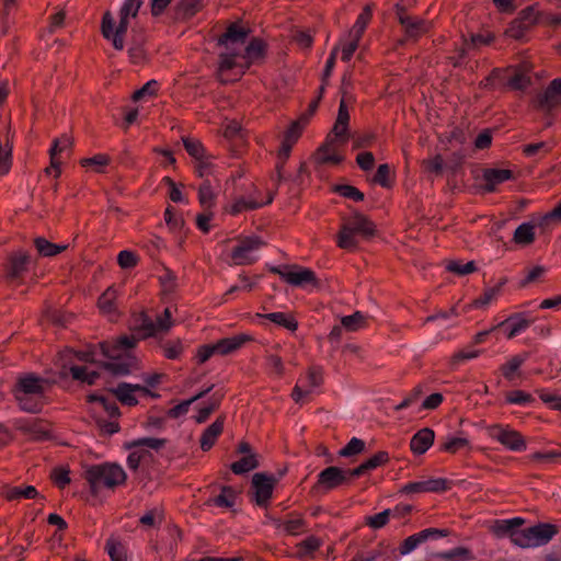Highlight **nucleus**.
<instances>
[{"label": "nucleus", "instance_id": "72a5a7b5", "mask_svg": "<svg viewBox=\"0 0 561 561\" xmlns=\"http://www.w3.org/2000/svg\"><path fill=\"white\" fill-rule=\"evenodd\" d=\"M256 317L268 319L270 321L286 328L289 331H296L298 328V322L295 318L285 312H272V313H256Z\"/></svg>", "mask_w": 561, "mask_h": 561}, {"label": "nucleus", "instance_id": "774afa93", "mask_svg": "<svg viewBox=\"0 0 561 561\" xmlns=\"http://www.w3.org/2000/svg\"><path fill=\"white\" fill-rule=\"evenodd\" d=\"M142 5V0H124V3L119 10V15L126 18H136L139 9Z\"/></svg>", "mask_w": 561, "mask_h": 561}, {"label": "nucleus", "instance_id": "4468645a", "mask_svg": "<svg viewBox=\"0 0 561 561\" xmlns=\"http://www.w3.org/2000/svg\"><path fill=\"white\" fill-rule=\"evenodd\" d=\"M108 391L112 392L122 404L128 407L138 404V400L135 396L136 392L150 393L148 387L128 382H121L115 388L108 389Z\"/></svg>", "mask_w": 561, "mask_h": 561}, {"label": "nucleus", "instance_id": "7c9ffc66", "mask_svg": "<svg viewBox=\"0 0 561 561\" xmlns=\"http://www.w3.org/2000/svg\"><path fill=\"white\" fill-rule=\"evenodd\" d=\"M105 550L112 561H127V548L117 537L111 536L106 540Z\"/></svg>", "mask_w": 561, "mask_h": 561}, {"label": "nucleus", "instance_id": "2f4dec72", "mask_svg": "<svg viewBox=\"0 0 561 561\" xmlns=\"http://www.w3.org/2000/svg\"><path fill=\"white\" fill-rule=\"evenodd\" d=\"M24 434H28L34 440H42L48 437V431L43 427L41 421H24L18 425Z\"/></svg>", "mask_w": 561, "mask_h": 561}, {"label": "nucleus", "instance_id": "8fccbe9b", "mask_svg": "<svg viewBox=\"0 0 561 561\" xmlns=\"http://www.w3.org/2000/svg\"><path fill=\"white\" fill-rule=\"evenodd\" d=\"M16 401L19 402V407L26 412L37 413L42 409V404L37 401H34L28 396L21 392H13Z\"/></svg>", "mask_w": 561, "mask_h": 561}, {"label": "nucleus", "instance_id": "6ab92c4d", "mask_svg": "<svg viewBox=\"0 0 561 561\" xmlns=\"http://www.w3.org/2000/svg\"><path fill=\"white\" fill-rule=\"evenodd\" d=\"M435 433L430 427H424L415 433L410 440L411 451L415 455H423L433 445Z\"/></svg>", "mask_w": 561, "mask_h": 561}, {"label": "nucleus", "instance_id": "a878e982", "mask_svg": "<svg viewBox=\"0 0 561 561\" xmlns=\"http://www.w3.org/2000/svg\"><path fill=\"white\" fill-rule=\"evenodd\" d=\"M558 533L554 525L539 524L530 527V534L534 540V547L542 546L549 542L552 537Z\"/></svg>", "mask_w": 561, "mask_h": 561}, {"label": "nucleus", "instance_id": "3c124183", "mask_svg": "<svg viewBox=\"0 0 561 561\" xmlns=\"http://www.w3.org/2000/svg\"><path fill=\"white\" fill-rule=\"evenodd\" d=\"M111 159L107 154L99 153L91 158H84L80 161L82 167H94L98 173L103 172V168L110 163Z\"/></svg>", "mask_w": 561, "mask_h": 561}, {"label": "nucleus", "instance_id": "b1692460", "mask_svg": "<svg viewBox=\"0 0 561 561\" xmlns=\"http://www.w3.org/2000/svg\"><path fill=\"white\" fill-rule=\"evenodd\" d=\"M251 337L249 335H237L232 337H226L219 340L217 343L213 344L216 354L228 355L237 350H239L247 341H250Z\"/></svg>", "mask_w": 561, "mask_h": 561}, {"label": "nucleus", "instance_id": "20e7f679", "mask_svg": "<svg viewBox=\"0 0 561 561\" xmlns=\"http://www.w3.org/2000/svg\"><path fill=\"white\" fill-rule=\"evenodd\" d=\"M129 26V19L119 15V22L115 25V20L110 11L103 14L101 22V33L103 37L110 41L116 50H123L125 47V35Z\"/></svg>", "mask_w": 561, "mask_h": 561}, {"label": "nucleus", "instance_id": "7ed1b4c3", "mask_svg": "<svg viewBox=\"0 0 561 561\" xmlns=\"http://www.w3.org/2000/svg\"><path fill=\"white\" fill-rule=\"evenodd\" d=\"M102 354L108 358L111 362L104 363L103 367L112 373L115 376H124L130 374L133 370L138 369L139 362L136 356L131 354H126L122 356L119 353H116L115 346H110V344L102 342L99 344Z\"/></svg>", "mask_w": 561, "mask_h": 561}, {"label": "nucleus", "instance_id": "bf43d9fd", "mask_svg": "<svg viewBox=\"0 0 561 561\" xmlns=\"http://www.w3.org/2000/svg\"><path fill=\"white\" fill-rule=\"evenodd\" d=\"M422 167L426 172L439 175L443 172L444 159L440 154H436L432 158L423 160Z\"/></svg>", "mask_w": 561, "mask_h": 561}, {"label": "nucleus", "instance_id": "49530a36", "mask_svg": "<svg viewBox=\"0 0 561 561\" xmlns=\"http://www.w3.org/2000/svg\"><path fill=\"white\" fill-rule=\"evenodd\" d=\"M526 358H527L526 354L513 356L506 364H504L501 367V371H502L503 376L507 380H513L515 371L524 364Z\"/></svg>", "mask_w": 561, "mask_h": 561}, {"label": "nucleus", "instance_id": "0eeeda50", "mask_svg": "<svg viewBox=\"0 0 561 561\" xmlns=\"http://www.w3.org/2000/svg\"><path fill=\"white\" fill-rule=\"evenodd\" d=\"M486 432L491 438L497 440L510 450L520 451L526 448V442L520 433L508 426L495 424L489 426Z\"/></svg>", "mask_w": 561, "mask_h": 561}, {"label": "nucleus", "instance_id": "a19ab883", "mask_svg": "<svg viewBox=\"0 0 561 561\" xmlns=\"http://www.w3.org/2000/svg\"><path fill=\"white\" fill-rule=\"evenodd\" d=\"M222 398H224L222 392H215L213 394V397L210 398L209 404L205 408H202L198 411V413L196 414V416H195L196 423L202 424V423L206 422L207 419L209 417V415L219 408Z\"/></svg>", "mask_w": 561, "mask_h": 561}, {"label": "nucleus", "instance_id": "79ce46f5", "mask_svg": "<svg viewBox=\"0 0 561 561\" xmlns=\"http://www.w3.org/2000/svg\"><path fill=\"white\" fill-rule=\"evenodd\" d=\"M446 270L450 273H454L459 276H465L471 273H474L478 268L473 261H469L462 264L459 261H447L445 265Z\"/></svg>", "mask_w": 561, "mask_h": 561}, {"label": "nucleus", "instance_id": "473e14b6", "mask_svg": "<svg viewBox=\"0 0 561 561\" xmlns=\"http://www.w3.org/2000/svg\"><path fill=\"white\" fill-rule=\"evenodd\" d=\"M3 496L8 501H15L21 497L24 499H35L38 496L37 490L33 485L25 486H8L3 491Z\"/></svg>", "mask_w": 561, "mask_h": 561}, {"label": "nucleus", "instance_id": "09e8293b", "mask_svg": "<svg viewBox=\"0 0 561 561\" xmlns=\"http://www.w3.org/2000/svg\"><path fill=\"white\" fill-rule=\"evenodd\" d=\"M167 439L164 438H154V437H146L133 440L127 445L128 448H137V447H148L150 449L159 450L164 447Z\"/></svg>", "mask_w": 561, "mask_h": 561}, {"label": "nucleus", "instance_id": "13d9d810", "mask_svg": "<svg viewBox=\"0 0 561 561\" xmlns=\"http://www.w3.org/2000/svg\"><path fill=\"white\" fill-rule=\"evenodd\" d=\"M305 125V122L301 121L300 118L296 122H293L287 131L285 133L283 141L294 146L298 138L300 137Z\"/></svg>", "mask_w": 561, "mask_h": 561}, {"label": "nucleus", "instance_id": "c9c22d12", "mask_svg": "<svg viewBox=\"0 0 561 561\" xmlns=\"http://www.w3.org/2000/svg\"><path fill=\"white\" fill-rule=\"evenodd\" d=\"M535 240V226L530 222L519 225L513 236V241L519 245L531 244Z\"/></svg>", "mask_w": 561, "mask_h": 561}, {"label": "nucleus", "instance_id": "de8ad7c7", "mask_svg": "<svg viewBox=\"0 0 561 561\" xmlns=\"http://www.w3.org/2000/svg\"><path fill=\"white\" fill-rule=\"evenodd\" d=\"M511 540L515 546L520 548H530L534 547L533 536L530 534V527L518 530L515 529L514 533L511 534Z\"/></svg>", "mask_w": 561, "mask_h": 561}, {"label": "nucleus", "instance_id": "864d4df0", "mask_svg": "<svg viewBox=\"0 0 561 561\" xmlns=\"http://www.w3.org/2000/svg\"><path fill=\"white\" fill-rule=\"evenodd\" d=\"M236 494L232 488L224 486L221 493L216 496L213 502L220 507H232L234 504Z\"/></svg>", "mask_w": 561, "mask_h": 561}, {"label": "nucleus", "instance_id": "2eb2a0df", "mask_svg": "<svg viewBox=\"0 0 561 561\" xmlns=\"http://www.w3.org/2000/svg\"><path fill=\"white\" fill-rule=\"evenodd\" d=\"M561 101V79H554L550 82L549 87L540 94L537 95L535 103L536 106L543 111H551Z\"/></svg>", "mask_w": 561, "mask_h": 561}, {"label": "nucleus", "instance_id": "1a4fd4ad", "mask_svg": "<svg viewBox=\"0 0 561 561\" xmlns=\"http://www.w3.org/2000/svg\"><path fill=\"white\" fill-rule=\"evenodd\" d=\"M396 14L399 23L404 28V33L409 38L416 39L427 33L430 30V23L417 16L408 14L405 8L400 3L396 4Z\"/></svg>", "mask_w": 561, "mask_h": 561}, {"label": "nucleus", "instance_id": "5701e85b", "mask_svg": "<svg viewBox=\"0 0 561 561\" xmlns=\"http://www.w3.org/2000/svg\"><path fill=\"white\" fill-rule=\"evenodd\" d=\"M266 44L261 38H253L242 48L244 67L250 68L251 64L265 55Z\"/></svg>", "mask_w": 561, "mask_h": 561}, {"label": "nucleus", "instance_id": "338daca9", "mask_svg": "<svg viewBox=\"0 0 561 561\" xmlns=\"http://www.w3.org/2000/svg\"><path fill=\"white\" fill-rule=\"evenodd\" d=\"M160 284L164 295L173 294L178 287L176 276L168 270L164 275L160 277Z\"/></svg>", "mask_w": 561, "mask_h": 561}, {"label": "nucleus", "instance_id": "aec40b11", "mask_svg": "<svg viewBox=\"0 0 561 561\" xmlns=\"http://www.w3.org/2000/svg\"><path fill=\"white\" fill-rule=\"evenodd\" d=\"M30 263V255L24 251L13 252L9 257L7 277L15 279L21 277Z\"/></svg>", "mask_w": 561, "mask_h": 561}, {"label": "nucleus", "instance_id": "0e129e2a", "mask_svg": "<svg viewBox=\"0 0 561 561\" xmlns=\"http://www.w3.org/2000/svg\"><path fill=\"white\" fill-rule=\"evenodd\" d=\"M390 516H392L391 510H385L376 515L366 517V524L374 529H379L388 523Z\"/></svg>", "mask_w": 561, "mask_h": 561}, {"label": "nucleus", "instance_id": "e2e57ef3", "mask_svg": "<svg viewBox=\"0 0 561 561\" xmlns=\"http://www.w3.org/2000/svg\"><path fill=\"white\" fill-rule=\"evenodd\" d=\"M308 389H314L323 382V370L320 366H311L307 370Z\"/></svg>", "mask_w": 561, "mask_h": 561}, {"label": "nucleus", "instance_id": "4be33fe9", "mask_svg": "<svg viewBox=\"0 0 561 561\" xmlns=\"http://www.w3.org/2000/svg\"><path fill=\"white\" fill-rule=\"evenodd\" d=\"M512 178L513 172L508 169H486L483 171V180L485 181L484 190L486 192H493L496 185Z\"/></svg>", "mask_w": 561, "mask_h": 561}, {"label": "nucleus", "instance_id": "bb28decb", "mask_svg": "<svg viewBox=\"0 0 561 561\" xmlns=\"http://www.w3.org/2000/svg\"><path fill=\"white\" fill-rule=\"evenodd\" d=\"M531 323L533 320L526 319L524 313H515L506 320L502 321L500 324H497V327L501 328L510 324L511 327L507 332V339H513L518 333L526 330Z\"/></svg>", "mask_w": 561, "mask_h": 561}, {"label": "nucleus", "instance_id": "f257e3e1", "mask_svg": "<svg viewBox=\"0 0 561 561\" xmlns=\"http://www.w3.org/2000/svg\"><path fill=\"white\" fill-rule=\"evenodd\" d=\"M375 233V224L364 214L355 211L352 216L343 218L336 243L341 249L355 250L358 245L356 236L368 239Z\"/></svg>", "mask_w": 561, "mask_h": 561}, {"label": "nucleus", "instance_id": "58836bf2", "mask_svg": "<svg viewBox=\"0 0 561 561\" xmlns=\"http://www.w3.org/2000/svg\"><path fill=\"white\" fill-rule=\"evenodd\" d=\"M261 206H263V203L257 202L254 195L249 198L238 197L234 199V203L231 205L229 211L232 215H237L245 210L260 208Z\"/></svg>", "mask_w": 561, "mask_h": 561}, {"label": "nucleus", "instance_id": "4d7b16f0", "mask_svg": "<svg viewBox=\"0 0 561 561\" xmlns=\"http://www.w3.org/2000/svg\"><path fill=\"white\" fill-rule=\"evenodd\" d=\"M75 357V351L71 350V348H65L64 351H61L59 354H58V357H57V365L60 366L61 368V371H60V375L62 377H66L67 376V369L70 370V366H75L72 364V358Z\"/></svg>", "mask_w": 561, "mask_h": 561}, {"label": "nucleus", "instance_id": "423d86ee", "mask_svg": "<svg viewBox=\"0 0 561 561\" xmlns=\"http://www.w3.org/2000/svg\"><path fill=\"white\" fill-rule=\"evenodd\" d=\"M238 69V76H242L248 68L244 67V60L241 49H226L219 54L217 68V78L221 83H228L234 79H230L227 73L230 70Z\"/></svg>", "mask_w": 561, "mask_h": 561}, {"label": "nucleus", "instance_id": "393cba45", "mask_svg": "<svg viewBox=\"0 0 561 561\" xmlns=\"http://www.w3.org/2000/svg\"><path fill=\"white\" fill-rule=\"evenodd\" d=\"M322 543H323V541L319 537L309 536L295 546V548H296L295 557L300 560L307 559V558H313L316 551H318L320 549Z\"/></svg>", "mask_w": 561, "mask_h": 561}, {"label": "nucleus", "instance_id": "ddd939ff", "mask_svg": "<svg viewBox=\"0 0 561 561\" xmlns=\"http://www.w3.org/2000/svg\"><path fill=\"white\" fill-rule=\"evenodd\" d=\"M340 144L335 142V138L328 135L325 141L317 149L312 156V161L317 165L324 164H339L343 159L337 154V147Z\"/></svg>", "mask_w": 561, "mask_h": 561}, {"label": "nucleus", "instance_id": "6e6d98bb", "mask_svg": "<svg viewBox=\"0 0 561 561\" xmlns=\"http://www.w3.org/2000/svg\"><path fill=\"white\" fill-rule=\"evenodd\" d=\"M365 449V443L364 440L359 439V438H356V437H353L347 444L345 447H343L340 451H339V455L341 457H351L353 455H358L360 453H363Z\"/></svg>", "mask_w": 561, "mask_h": 561}, {"label": "nucleus", "instance_id": "6e6552de", "mask_svg": "<svg viewBox=\"0 0 561 561\" xmlns=\"http://www.w3.org/2000/svg\"><path fill=\"white\" fill-rule=\"evenodd\" d=\"M277 483V479L274 476H268L264 472L254 473L251 480L252 500L259 505L266 507L273 490Z\"/></svg>", "mask_w": 561, "mask_h": 561}, {"label": "nucleus", "instance_id": "f704fd0d", "mask_svg": "<svg viewBox=\"0 0 561 561\" xmlns=\"http://www.w3.org/2000/svg\"><path fill=\"white\" fill-rule=\"evenodd\" d=\"M283 531L290 536H298L306 531V520L300 514L293 513L284 520Z\"/></svg>", "mask_w": 561, "mask_h": 561}, {"label": "nucleus", "instance_id": "5fc2aeb1", "mask_svg": "<svg viewBox=\"0 0 561 561\" xmlns=\"http://www.w3.org/2000/svg\"><path fill=\"white\" fill-rule=\"evenodd\" d=\"M184 147L187 151V153L193 157L195 160L205 158L206 152L205 149L199 140L191 139V138H183Z\"/></svg>", "mask_w": 561, "mask_h": 561}, {"label": "nucleus", "instance_id": "a211bd4d", "mask_svg": "<svg viewBox=\"0 0 561 561\" xmlns=\"http://www.w3.org/2000/svg\"><path fill=\"white\" fill-rule=\"evenodd\" d=\"M117 290L114 287H108L99 298L98 306L101 312L106 316L111 321H116L119 317L115 301L117 299Z\"/></svg>", "mask_w": 561, "mask_h": 561}, {"label": "nucleus", "instance_id": "e433bc0d", "mask_svg": "<svg viewBox=\"0 0 561 561\" xmlns=\"http://www.w3.org/2000/svg\"><path fill=\"white\" fill-rule=\"evenodd\" d=\"M259 467V460L255 454L242 457L240 460L231 463L230 469L234 474H243Z\"/></svg>", "mask_w": 561, "mask_h": 561}, {"label": "nucleus", "instance_id": "c03bdc74", "mask_svg": "<svg viewBox=\"0 0 561 561\" xmlns=\"http://www.w3.org/2000/svg\"><path fill=\"white\" fill-rule=\"evenodd\" d=\"M506 282L507 279L503 278L496 286L484 289L483 294L472 302V306L484 307L489 305L500 294Z\"/></svg>", "mask_w": 561, "mask_h": 561}, {"label": "nucleus", "instance_id": "39448f33", "mask_svg": "<svg viewBox=\"0 0 561 561\" xmlns=\"http://www.w3.org/2000/svg\"><path fill=\"white\" fill-rule=\"evenodd\" d=\"M270 272L279 275L286 283L291 286H305L312 285L314 288L320 287V280L318 279L316 273L307 267H302L299 265H286L284 270L279 266L270 267Z\"/></svg>", "mask_w": 561, "mask_h": 561}, {"label": "nucleus", "instance_id": "69168bd1", "mask_svg": "<svg viewBox=\"0 0 561 561\" xmlns=\"http://www.w3.org/2000/svg\"><path fill=\"white\" fill-rule=\"evenodd\" d=\"M267 367L275 374L277 377H283L285 374V366L283 359L276 354H266L265 356Z\"/></svg>", "mask_w": 561, "mask_h": 561}, {"label": "nucleus", "instance_id": "cd10ccee", "mask_svg": "<svg viewBox=\"0 0 561 561\" xmlns=\"http://www.w3.org/2000/svg\"><path fill=\"white\" fill-rule=\"evenodd\" d=\"M524 519L520 517H515L512 519L496 520L491 526V531L496 537L508 536L511 538V534L515 531L516 528L524 524Z\"/></svg>", "mask_w": 561, "mask_h": 561}, {"label": "nucleus", "instance_id": "37998d69", "mask_svg": "<svg viewBox=\"0 0 561 561\" xmlns=\"http://www.w3.org/2000/svg\"><path fill=\"white\" fill-rule=\"evenodd\" d=\"M341 324L345 330L355 332L366 325V318L362 312L356 311L351 316L343 317Z\"/></svg>", "mask_w": 561, "mask_h": 561}, {"label": "nucleus", "instance_id": "052dcab7", "mask_svg": "<svg viewBox=\"0 0 561 561\" xmlns=\"http://www.w3.org/2000/svg\"><path fill=\"white\" fill-rule=\"evenodd\" d=\"M163 354L169 359H176L183 352V345L180 340L168 341L161 345Z\"/></svg>", "mask_w": 561, "mask_h": 561}, {"label": "nucleus", "instance_id": "603ef678", "mask_svg": "<svg viewBox=\"0 0 561 561\" xmlns=\"http://www.w3.org/2000/svg\"><path fill=\"white\" fill-rule=\"evenodd\" d=\"M506 402L511 404H529L535 401V398L523 390H513L506 393Z\"/></svg>", "mask_w": 561, "mask_h": 561}, {"label": "nucleus", "instance_id": "f03ea898", "mask_svg": "<svg viewBox=\"0 0 561 561\" xmlns=\"http://www.w3.org/2000/svg\"><path fill=\"white\" fill-rule=\"evenodd\" d=\"M85 479L90 484L91 492L96 494L101 489H115L126 482L127 474L116 463H101L89 467L85 471Z\"/></svg>", "mask_w": 561, "mask_h": 561}, {"label": "nucleus", "instance_id": "ea45409f", "mask_svg": "<svg viewBox=\"0 0 561 561\" xmlns=\"http://www.w3.org/2000/svg\"><path fill=\"white\" fill-rule=\"evenodd\" d=\"M145 38L140 36L135 38L128 48V56L133 64L140 65L147 60V54L144 49Z\"/></svg>", "mask_w": 561, "mask_h": 561}, {"label": "nucleus", "instance_id": "f3484780", "mask_svg": "<svg viewBox=\"0 0 561 561\" xmlns=\"http://www.w3.org/2000/svg\"><path fill=\"white\" fill-rule=\"evenodd\" d=\"M47 381L34 374L21 375L15 383L13 392H21L24 394H43Z\"/></svg>", "mask_w": 561, "mask_h": 561}, {"label": "nucleus", "instance_id": "680f3d73", "mask_svg": "<svg viewBox=\"0 0 561 561\" xmlns=\"http://www.w3.org/2000/svg\"><path fill=\"white\" fill-rule=\"evenodd\" d=\"M529 30L530 27L524 25L523 22L516 18L512 21L505 33L514 39H523Z\"/></svg>", "mask_w": 561, "mask_h": 561}, {"label": "nucleus", "instance_id": "c85d7f7f", "mask_svg": "<svg viewBox=\"0 0 561 561\" xmlns=\"http://www.w3.org/2000/svg\"><path fill=\"white\" fill-rule=\"evenodd\" d=\"M371 12L373 4H366L365 8L363 9V12L358 15L354 26L351 28L348 33L350 38H356L360 41L369 21L371 20Z\"/></svg>", "mask_w": 561, "mask_h": 561}, {"label": "nucleus", "instance_id": "dca6fc26", "mask_svg": "<svg viewBox=\"0 0 561 561\" xmlns=\"http://www.w3.org/2000/svg\"><path fill=\"white\" fill-rule=\"evenodd\" d=\"M448 530L446 529H437V528H427L417 534L409 536L401 543L399 551L400 554L405 556L413 551L420 543L426 541L430 538H437L442 536H447Z\"/></svg>", "mask_w": 561, "mask_h": 561}, {"label": "nucleus", "instance_id": "c756f323", "mask_svg": "<svg viewBox=\"0 0 561 561\" xmlns=\"http://www.w3.org/2000/svg\"><path fill=\"white\" fill-rule=\"evenodd\" d=\"M34 245L38 253L45 257L55 256L68 249V244H55L43 237L35 238Z\"/></svg>", "mask_w": 561, "mask_h": 561}, {"label": "nucleus", "instance_id": "a18cd8bd", "mask_svg": "<svg viewBox=\"0 0 561 561\" xmlns=\"http://www.w3.org/2000/svg\"><path fill=\"white\" fill-rule=\"evenodd\" d=\"M462 448H471L470 442L465 437H447L440 449L449 454H456Z\"/></svg>", "mask_w": 561, "mask_h": 561}, {"label": "nucleus", "instance_id": "f8f14e48", "mask_svg": "<svg viewBox=\"0 0 561 561\" xmlns=\"http://www.w3.org/2000/svg\"><path fill=\"white\" fill-rule=\"evenodd\" d=\"M347 482V473L339 467L331 466L318 474L313 490L328 492Z\"/></svg>", "mask_w": 561, "mask_h": 561}, {"label": "nucleus", "instance_id": "4c0bfd02", "mask_svg": "<svg viewBox=\"0 0 561 561\" xmlns=\"http://www.w3.org/2000/svg\"><path fill=\"white\" fill-rule=\"evenodd\" d=\"M198 201L205 209H210L215 206L216 193L208 180H205L198 188Z\"/></svg>", "mask_w": 561, "mask_h": 561}, {"label": "nucleus", "instance_id": "9b49d317", "mask_svg": "<svg viewBox=\"0 0 561 561\" xmlns=\"http://www.w3.org/2000/svg\"><path fill=\"white\" fill-rule=\"evenodd\" d=\"M250 28L241 22H233L227 26L226 32L218 38V46L226 49H241L245 45Z\"/></svg>", "mask_w": 561, "mask_h": 561}, {"label": "nucleus", "instance_id": "412c9836", "mask_svg": "<svg viewBox=\"0 0 561 561\" xmlns=\"http://www.w3.org/2000/svg\"><path fill=\"white\" fill-rule=\"evenodd\" d=\"M225 425V417L218 416L201 436V448L204 451L209 450L216 443L218 436L222 433Z\"/></svg>", "mask_w": 561, "mask_h": 561}, {"label": "nucleus", "instance_id": "9d476101", "mask_svg": "<svg viewBox=\"0 0 561 561\" xmlns=\"http://www.w3.org/2000/svg\"><path fill=\"white\" fill-rule=\"evenodd\" d=\"M264 242L259 237H248L242 239L231 252V257L236 265H250L256 261L254 252L257 251Z\"/></svg>", "mask_w": 561, "mask_h": 561}]
</instances>
